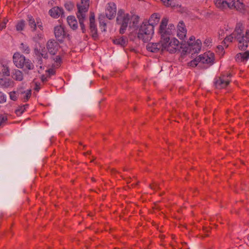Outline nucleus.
<instances>
[{
	"label": "nucleus",
	"mask_w": 249,
	"mask_h": 249,
	"mask_svg": "<svg viewBox=\"0 0 249 249\" xmlns=\"http://www.w3.org/2000/svg\"><path fill=\"white\" fill-rule=\"evenodd\" d=\"M36 54L38 56V57H43L45 59H47L48 57V54L45 51H44L43 49L41 52H40L38 50H35Z\"/></svg>",
	"instance_id": "nucleus-31"
},
{
	"label": "nucleus",
	"mask_w": 249,
	"mask_h": 249,
	"mask_svg": "<svg viewBox=\"0 0 249 249\" xmlns=\"http://www.w3.org/2000/svg\"><path fill=\"white\" fill-rule=\"evenodd\" d=\"M188 44L189 46L192 45V44H191L190 43H188Z\"/></svg>",
	"instance_id": "nucleus-58"
},
{
	"label": "nucleus",
	"mask_w": 249,
	"mask_h": 249,
	"mask_svg": "<svg viewBox=\"0 0 249 249\" xmlns=\"http://www.w3.org/2000/svg\"><path fill=\"white\" fill-rule=\"evenodd\" d=\"M67 19L68 24L72 29L75 30L77 28V22L74 16H69Z\"/></svg>",
	"instance_id": "nucleus-24"
},
{
	"label": "nucleus",
	"mask_w": 249,
	"mask_h": 249,
	"mask_svg": "<svg viewBox=\"0 0 249 249\" xmlns=\"http://www.w3.org/2000/svg\"><path fill=\"white\" fill-rule=\"evenodd\" d=\"M100 27V29H101V30L102 31V32H105L106 31H104V27L103 26L102 27Z\"/></svg>",
	"instance_id": "nucleus-54"
},
{
	"label": "nucleus",
	"mask_w": 249,
	"mask_h": 249,
	"mask_svg": "<svg viewBox=\"0 0 249 249\" xmlns=\"http://www.w3.org/2000/svg\"><path fill=\"white\" fill-rule=\"evenodd\" d=\"M249 57V51L239 53L235 56V60L238 62H244L247 61Z\"/></svg>",
	"instance_id": "nucleus-18"
},
{
	"label": "nucleus",
	"mask_w": 249,
	"mask_h": 249,
	"mask_svg": "<svg viewBox=\"0 0 249 249\" xmlns=\"http://www.w3.org/2000/svg\"><path fill=\"white\" fill-rule=\"evenodd\" d=\"M43 63V62H42V58L40 57H37V64L38 65H42Z\"/></svg>",
	"instance_id": "nucleus-48"
},
{
	"label": "nucleus",
	"mask_w": 249,
	"mask_h": 249,
	"mask_svg": "<svg viewBox=\"0 0 249 249\" xmlns=\"http://www.w3.org/2000/svg\"><path fill=\"white\" fill-rule=\"evenodd\" d=\"M55 62L57 63L56 65L57 66H59V64H60L61 61V57L59 56H56L55 58L53 59Z\"/></svg>",
	"instance_id": "nucleus-44"
},
{
	"label": "nucleus",
	"mask_w": 249,
	"mask_h": 249,
	"mask_svg": "<svg viewBox=\"0 0 249 249\" xmlns=\"http://www.w3.org/2000/svg\"><path fill=\"white\" fill-rule=\"evenodd\" d=\"M19 93L21 94H24L23 98L24 102H26L28 100V99L30 98L31 95V90H27L26 91H20Z\"/></svg>",
	"instance_id": "nucleus-28"
},
{
	"label": "nucleus",
	"mask_w": 249,
	"mask_h": 249,
	"mask_svg": "<svg viewBox=\"0 0 249 249\" xmlns=\"http://www.w3.org/2000/svg\"><path fill=\"white\" fill-rule=\"evenodd\" d=\"M113 41L114 44L120 45L122 47H124L127 42V39L124 37L114 39Z\"/></svg>",
	"instance_id": "nucleus-27"
},
{
	"label": "nucleus",
	"mask_w": 249,
	"mask_h": 249,
	"mask_svg": "<svg viewBox=\"0 0 249 249\" xmlns=\"http://www.w3.org/2000/svg\"><path fill=\"white\" fill-rule=\"evenodd\" d=\"M6 22V21L4 20L3 22H1L0 24V30H2L5 27Z\"/></svg>",
	"instance_id": "nucleus-45"
},
{
	"label": "nucleus",
	"mask_w": 249,
	"mask_h": 249,
	"mask_svg": "<svg viewBox=\"0 0 249 249\" xmlns=\"http://www.w3.org/2000/svg\"><path fill=\"white\" fill-rule=\"evenodd\" d=\"M24 66L28 70H33L34 68L33 64L29 59H26Z\"/></svg>",
	"instance_id": "nucleus-34"
},
{
	"label": "nucleus",
	"mask_w": 249,
	"mask_h": 249,
	"mask_svg": "<svg viewBox=\"0 0 249 249\" xmlns=\"http://www.w3.org/2000/svg\"><path fill=\"white\" fill-rule=\"evenodd\" d=\"M186 246H187V244L186 243H184L183 244V247L185 248Z\"/></svg>",
	"instance_id": "nucleus-55"
},
{
	"label": "nucleus",
	"mask_w": 249,
	"mask_h": 249,
	"mask_svg": "<svg viewBox=\"0 0 249 249\" xmlns=\"http://www.w3.org/2000/svg\"><path fill=\"white\" fill-rule=\"evenodd\" d=\"M168 20L166 18L162 19L160 22L158 33L162 42L170 40V37L175 32V26L172 24H168Z\"/></svg>",
	"instance_id": "nucleus-2"
},
{
	"label": "nucleus",
	"mask_w": 249,
	"mask_h": 249,
	"mask_svg": "<svg viewBox=\"0 0 249 249\" xmlns=\"http://www.w3.org/2000/svg\"><path fill=\"white\" fill-rule=\"evenodd\" d=\"M235 34H236V41L238 43L239 49L246 50L249 43V31L247 30L244 32L242 24L238 23L235 28Z\"/></svg>",
	"instance_id": "nucleus-1"
},
{
	"label": "nucleus",
	"mask_w": 249,
	"mask_h": 249,
	"mask_svg": "<svg viewBox=\"0 0 249 249\" xmlns=\"http://www.w3.org/2000/svg\"><path fill=\"white\" fill-rule=\"evenodd\" d=\"M6 96L3 92L0 91V104H3L6 101Z\"/></svg>",
	"instance_id": "nucleus-38"
},
{
	"label": "nucleus",
	"mask_w": 249,
	"mask_h": 249,
	"mask_svg": "<svg viewBox=\"0 0 249 249\" xmlns=\"http://www.w3.org/2000/svg\"><path fill=\"white\" fill-rule=\"evenodd\" d=\"M187 249H190L189 248H187Z\"/></svg>",
	"instance_id": "nucleus-59"
},
{
	"label": "nucleus",
	"mask_w": 249,
	"mask_h": 249,
	"mask_svg": "<svg viewBox=\"0 0 249 249\" xmlns=\"http://www.w3.org/2000/svg\"><path fill=\"white\" fill-rule=\"evenodd\" d=\"M28 105L26 104L23 106L19 107L15 110V113L18 116L21 115L23 112L26 110V108L28 107Z\"/></svg>",
	"instance_id": "nucleus-29"
},
{
	"label": "nucleus",
	"mask_w": 249,
	"mask_h": 249,
	"mask_svg": "<svg viewBox=\"0 0 249 249\" xmlns=\"http://www.w3.org/2000/svg\"><path fill=\"white\" fill-rule=\"evenodd\" d=\"M131 21L129 22V26L132 27H136L137 26L139 21V17L137 15H130Z\"/></svg>",
	"instance_id": "nucleus-25"
},
{
	"label": "nucleus",
	"mask_w": 249,
	"mask_h": 249,
	"mask_svg": "<svg viewBox=\"0 0 249 249\" xmlns=\"http://www.w3.org/2000/svg\"><path fill=\"white\" fill-rule=\"evenodd\" d=\"M116 14V6L114 3H109L106 7V15L109 19L113 18Z\"/></svg>",
	"instance_id": "nucleus-13"
},
{
	"label": "nucleus",
	"mask_w": 249,
	"mask_h": 249,
	"mask_svg": "<svg viewBox=\"0 0 249 249\" xmlns=\"http://www.w3.org/2000/svg\"><path fill=\"white\" fill-rule=\"evenodd\" d=\"M1 71L3 75L9 76L10 75V69L7 65H2V69Z\"/></svg>",
	"instance_id": "nucleus-33"
},
{
	"label": "nucleus",
	"mask_w": 249,
	"mask_h": 249,
	"mask_svg": "<svg viewBox=\"0 0 249 249\" xmlns=\"http://www.w3.org/2000/svg\"><path fill=\"white\" fill-rule=\"evenodd\" d=\"M13 59L15 66L17 68L20 69L23 68L26 60L25 57L19 53H14L13 56Z\"/></svg>",
	"instance_id": "nucleus-11"
},
{
	"label": "nucleus",
	"mask_w": 249,
	"mask_h": 249,
	"mask_svg": "<svg viewBox=\"0 0 249 249\" xmlns=\"http://www.w3.org/2000/svg\"><path fill=\"white\" fill-rule=\"evenodd\" d=\"M48 71L50 75H54L55 73V71L53 69H49Z\"/></svg>",
	"instance_id": "nucleus-47"
},
{
	"label": "nucleus",
	"mask_w": 249,
	"mask_h": 249,
	"mask_svg": "<svg viewBox=\"0 0 249 249\" xmlns=\"http://www.w3.org/2000/svg\"><path fill=\"white\" fill-rule=\"evenodd\" d=\"M20 49L24 53L28 54L30 52V49H29L28 46L26 44L22 43L20 44Z\"/></svg>",
	"instance_id": "nucleus-30"
},
{
	"label": "nucleus",
	"mask_w": 249,
	"mask_h": 249,
	"mask_svg": "<svg viewBox=\"0 0 249 249\" xmlns=\"http://www.w3.org/2000/svg\"><path fill=\"white\" fill-rule=\"evenodd\" d=\"M89 28L92 37L96 39L97 38V29L95 24V21H89Z\"/></svg>",
	"instance_id": "nucleus-26"
},
{
	"label": "nucleus",
	"mask_w": 249,
	"mask_h": 249,
	"mask_svg": "<svg viewBox=\"0 0 249 249\" xmlns=\"http://www.w3.org/2000/svg\"><path fill=\"white\" fill-rule=\"evenodd\" d=\"M234 40H236V34H235V30L231 34L225 37V39L223 41V44L224 45V46H225L226 47H228L229 44H227V43L232 42Z\"/></svg>",
	"instance_id": "nucleus-21"
},
{
	"label": "nucleus",
	"mask_w": 249,
	"mask_h": 249,
	"mask_svg": "<svg viewBox=\"0 0 249 249\" xmlns=\"http://www.w3.org/2000/svg\"><path fill=\"white\" fill-rule=\"evenodd\" d=\"M65 7L67 10L71 11L74 7V4L71 1H68L65 3Z\"/></svg>",
	"instance_id": "nucleus-37"
},
{
	"label": "nucleus",
	"mask_w": 249,
	"mask_h": 249,
	"mask_svg": "<svg viewBox=\"0 0 249 249\" xmlns=\"http://www.w3.org/2000/svg\"><path fill=\"white\" fill-rule=\"evenodd\" d=\"M7 118L6 116L0 114V125L4 124L7 121Z\"/></svg>",
	"instance_id": "nucleus-41"
},
{
	"label": "nucleus",
	"mask_w": 249,
	"mask_h": 249,
	"mask_svg": "<svg viewBox=\"0 0 249 249\" xmlns=\"http://www.w3.org/2000/svg\"><path fill=\"white\" fill-rule=\"evenodd\" d=\"M12 78L16 80L21 81L23 79V74L21 71L18 69H15L12 72Z\"/></svg>",
	"instance_id": "nucleus-20"
},
{
	"label": "nucleus",
	"mask_w": 249,
	"mask_h": 249,
	"mask_svg": "<svg viewBox=\"0 0 249 249\" xmlns=\"http://www.w3.org/2000/svg\"><path fill=\"white\" fill-rule=\"evenodd\" d=\"M78 19H79V24L81 26L82 32H83V33H84L86 30L85 25L84 24V21L85 18H82V19L78 18Z\"/></svg>",
	"instance_id": "nucleus-42"
},
{
	"label": "nucleus",
	"mask_w": 249,
	"mask_h": 249,
	"mask_svg": "<svg viewBox=\"0 0 249 249\" xmlns=\"http://www.w3.org/2000/svg\"><path fill=\"white\" fill-rule=\"evenodd\" d=\"M43 36L41 33H38L33 37V40L36 42H37L38 40L43 38Z\"/></svg>",
	"instance_id": "nucleus-40"
},
{
	"label": "nucleus",
	"mask_w": 249,
	"mask_h": 249,
	"mask_svg": "<svg viewBox=\"0 0 249 249\" xmlns=\"http://www.w3.org/2000/svg\"><path fill=\"white\" fill-rule=\"evenodd\" d=\"M213 53L208 52L196 57L195 59L190 61L188 65L190 67H194L196 66L199 63H202L209 66L213 63Z\"/></svg>",
	"instance_id": "nucleus-5"
},
{
	"label": "nucleus",
	"mask_w": 249,
	"mask_h": 249,
	"mask_svg": "<svg viewBox=\"0 0 249 249\" xmlns=\"http://www.w3.org/2000/svg\"><path fill=\"white\" fill-rule=\"evenodd\" d=\"M164 47V51H167L170 53H173L179 50L180 45L178 40L175 38L163 42Z\"/></svg>",
	"instance_id": "nucleus-7"
},
{
	"label": "nucleus",
	"mask_w": 249,
	"mask_h": 249,
	"mask_svg": "<svg viewBox=\"0 0 249 249\" xmlns=\"http://www.w3.org/2000/svg\"><path fill=\"white\" fill-rule=\"evenodd\" d=\"M9 96L11 100L16 101L18 99L17 94L16 91H12L9 93Z\"/></svg>",
	"instance_id": "nucleus-39"
},
{
	"label": "nucleus",
	"mask_w": 249,
	"mask_h": 249,
	"mask_svg": "<svg viewBox=\"0 0 249 249\" xmlns=\"http://www.w3.org/2000/svg\"><path fill=\"white\" fill-rule=\"evenodd\" d=\"M160 19V16L157 13L152 14L149 18L148 24L152 25L154 27V25L157 24Z\"/></svg>",
	"instance_id": "nucleus-23"
},
{
	"label": "nucleus",
	"mask_w": 249,
	"mask_h": 249,
	"mask_svg": "<svg viewBox=\"0 0 249 249\" xmlns=\"http://www.w3.org/2000/svg\"><path fill=\"white\" fill-rule=\"evenodd\" d=\"M231 77V74L230 73L227 75H222L219 77L214 82L215 87L219 89L226 88L230 82Z\"/></svg>",
	"instance_id": "nucleus-8"
},
{
	"label": "nucleus",
	"mask_w": 249,
	"mask_h": 249,
	"mask_svg": "<svg viewBox=\"0 0 249 249\" xmlns=\"http://www.w3.org/2000/svg\"><path fill=\"white\" fill-rule=\"evenodd\" d=\"M214 3L217 8L223 10L229 8L242 11L244 8V4L239 0H214Z\"/></svg>",
	"instance_id": "nucleus-3"
},
{
	"label": "nucleus",
	"mask_w": 249,
	"mask_h": 249,
	"mask_svg": "<svg viewBox=\"0 0 249 249\" xmlns=\"http://www.w3.org/2000/svg\"><path fill=\"white\" fill-rule=\"evenodd\" d=\"M54 34L56 39L59 41H62L65 36L64 28L61 25L54 27Z\"/></svg>",
	"instance_id": "nucleus-14"
},
{
	"label": "nucleus",
	"mask_w": 249,
	"mask_h": 249,
	"mask_svg": "<svg viewBox=\"0 0 249 249\" xmlns=\"http://www.w3.org/2000/svg\"><path fill=\"white\" fill-rule=\"evenodd\" d=\"M154 33V27L147 22H143L140 26L138 32V37L143 42L150 41Z\"/></svg>",
	"instance_id": "nucleus-4"
},
{
	"label": "nucleus",
	"mask_w": 249,
	"mask_h": 249,
	"mask_svg": "<svg viewBox=\"0 0 249 249\" xmlns=\"http://www.w3.org/2000/svg\"><path fill=\"white\" fill-rule=\"evenodd\" d=\"M89 0H81L82 4H88L89 5Z\"/></svg>",
	"instance_id": "nucleus-49"
},
{
	"label": "nucleus",
	"mask_w": 249,
	"mask_h": 249,
	"mask_svg": "<svg viewBox=\"0 0 249 249\" xmlns=\"http://www.w3.org/2000/svg\"><path fill=\"white\" fill-rule=\"evenodd\" d=\"M192 47H193L192 49H193V51L195 52V50H194V49L197 48V45L194 46V45H192Z\"/></svg>",
	"instance_id": "nucleus-52"
},
{
	"label": "nucleus",
	"mask_w": 249,
	"mask_h": 249,
	"mask_svg": "<svg viewBox=\"0 0 249 249\" xmlns=\"http://www.w3.org/2000/svg\"><path fill=\"white\" fill-rule=\"evenodd\" d=\"M49 13L51 17L57 18L60 15H63V10L58 7H54L49 11Z\"/></svg>",
	"instance_id": "nucleus-17"
},
{
	"label": "nucleus",
	"mask_w": 249,
	"mask_h": 249,
	"mask_svg": "<svg viewBox=\"0 0 249 249\" xmlns=\"http://www.w3.org/2000/svg\"><path fill=\"white\" fill-rule=\"evenodd\" d=\"M28 21L29 25L32 29V31H35L37 27L40 30H43V27L42 26V22L40 18H36V20H35L32 16H28Z\"/></svg>",
	"instance_id": "nucleus-10"
},
{
	"label": "nucleus",
	"mask_w": 249,
	"mask_h": 249,
	"mask_svg": "<svg viewBox=\"0 0 249 249\" xmlns=\"http://www.w3.org/2000/svg\"><path fill=\"white\" fill-rule=\"evenodd\" d=\"M163 4L166 7L172 8L180 7V5L175 0H160Z\"/></svg>",
	"instance_id": "nucleus-22"
},
{
	"label": "nucleus",
	"mask_w": 249,
	"mask_h": 249,
	"mask_svg": "<svg viewBox=\"0 0 249 249\" xmlns=\"http://www.w3.org/2000/svg\"><path fill=\"white\" fill-rule=\"evenodd\" d=\"M150 187L153 190H156L160 188L159 184L157 183L154 182L150 185Z\"/></svg>",
	"instance_id": "nucleus-43"
},
{
	"label": "nucleus",
	"mask_w": 249,
	"mask_h": 249,
	"mask_svg": "<svg viewBox=\"0 0 249 249\" xmlns=\"http://www.w3.org/2000/svg\"><path fill=\"white\" fill-rule=\"evenodd\" d=\"M163 42L160 41L157 43H149L146 45V49L151 52L154 53H161L164 52V47Z\"/></svg>",
	"instance_id": "nucleus-9"
},
{
	"label": "nucleus",
	"mask_w": 249,
	"mask_h": 249,
	"mask_svg": "<svg viewBox=\"0 0 249 249\" xmlns=\"http://www.w3.org/2000/svg\"><path fill=\"white\" fill-rule=\"evenodd\" d=\"M89 21H95V16L94 13H91L89 18Z\"/></svg>",
	"instance_id": "nucleus-46"
},
{
	"label": "nucleus",
	"mask_w": 249,
	"mask_h": 249,
	"mask_svg": "<svg viewBox=\"0 0 249 249\" xmlns=\"http://www.w3.org/2000/svg\"><path fill=\"white\" fill-rule=\"evenodd\" d=\"M217 49L219 50V51L222 52L223 50V47L221 45L217 46Z\"/></svg>",
	"instance_id": "nucleus-50"
},
{
	"label": "nucleus",
	"mask_w": 249,
	"mask_h": 249,
	"mask_svg": "<svg viewBox=\"0 0 249 249\" xmlns=\"http://www.w3.org/2000/svg\"><path fill=\"white\" fill-rule=\"evenodd\" d=\"M14 85V82L10 79L0 78V86L4 88L13 87Z\"/></svg>",
	"instance_id": "nucleus-19"
},
{
	"label": "nucleus",
	"mask_w": 249,
	"mask_h": 249,
	"mask_svg": "<svg viewBox=\"0 0 249 249\" xmlns=\"http://www.w3.org/2000/svg\"><path fill=\"white\" fill-rule=\"evenodd\" d=\"M130 20V15L125 13L123 10H119L118 12L116 19L117 23L120 25V33H124L128 27V23Z\"/></svg>",
	"instance_id": "nucleus-6"
},
{
	"label": "nucleus",
	"mask_w": 249,
	"mask_h": 249,
	"mask_svg": "<svg viewBox=\"0 0 249 249\" xmlns=\"http://www.w3.org/2000/svg\"><path fill=\"white\" fill-rule=\"evenodd\" d=\"M25 26L24 21H20L16 25V29L17 31H22Z\"/></svg>",
	"instance_id": "nucleus-36"
},
{
	"label": "nucleus",
	"mask_w": 249,
	"mask_h": 249,
	"mask_svg": "<svg viewBox=\"0 0 249 249\" xmlns=\"http://www.w3.org/2000/svg\"><path fill=\"white\" fill-rule=\"evenodd\" d=\"M186 33L185 26L183 21H181L178 23L177 27V36L180 39H183L185 37Z\"/></svg>",
	"instance_id": "nucleus-15"
},
{
	"label": "nucleus",
	"mask_w": 249,
	"mask_h": 249,
	"mask_svg": "<svg viewBox=\"0 0 249 249\" xmlns=\"http://www.w3.org/2000/svg\"><path fill=\"white\" fill-rule=\"evenodd\" d=\"M46 47L48 52L52 55H55L60 48L58 43L53 39L49 40Z\"/></svg>",
	"instance_id": "nucleus-12"
},
{
	"label": "nucleus",
	"mask_w": 249,
	"mask_h": 249,
	"mask_svg": "<svg viewBox=\"0 0 249 249\" xmlns=\"http://www.w3.org/2000/svg\"><path fill=\"white\" fill-rule=\"evenodd\" d=\"M89 153H90V152H89H89H87V153H85V154L86 155V154H89Z\"/></svg>",
	"instance_id": "nucleus-57"
},
{
	"label": "nucleus",
	"mask_w": 249,
	"mask_h": 249,
	"mask_svg": "<svg viewBox=\"0 0 249 249\" xmlns=\"http://www.w3.org/2000/svg\"><path fill=\"white\" fill-rule=\"evenodd\" d=\"M41 80L43 81V82H45L46 81H47V77H45V76L43 75L41 76Z\"/></svg>",
	"instance_id": "nucleus-51"
},
{
	"label": "nucleus",
	"mask_w": 249,
	"mask_h": 249,
	"mask_svg": "<svg viewBox=\"0 0 249 249\" xmlns=\"http://www.w3.org/2000/svg\"><path fill=\"white\" fill-rule=\"evenodd\" d=\"M39 88L36 87V88H35V90H37V91H38V90H39Z\"/></svg>",
	"instance_id": "nucleus-56"
},
{
	"label": "nucleus",
	"mask_w": 249,
	"mask_h": 249,
	"mask_svg": "<svg viewBox=\"0 0 249 249\" xmlns=\"http://www.w3.org/2000/svg\"><path fill=\"white\" fill-rule=\"evenodd\" d=\"M78 12L77 17L78 18H85V14L88 10L89 6L88 4H77Z\"/></svg>",
	"instance_id": "nucleus-16"
},
{
	"label": "nucleus",
	"mask_w": 249,
	"mask_h": 249,
	"mask_svg": "<svg viewBox=\"0 0 249 249\" xmlns=\"http://www.w3.org/2000/svg\"><path fill=\"white\" fill-rule=\"evenodd\" d=\"M195 37H194V36H191V37L190 38V40L191 41H192V40H195Z\"/></svg>",
	"instance_id": "nucleus-53"
},
{
	"label": "nucleus",
	"mask_w": 249,
	"mask_h": 249,
	"mask_svg": "<svg viewBox=\"0 0 249 249\" xmlns=\"http://www.w3.org/2000/svg\"><path fill=\"white\" fill-rule=\"evenodd\" d=\"M105 17L103 15H100L99 16V23H100V27L103 26L104 27V30L106 31V23L105 21Z\"/></svg>",
	"instance_id": "nucleus-32"
},
{
	"label": "nucleus",
	"mask_w": 249,
	"mask_h": 249,
	"mask_svg": "<svg viewBox=\"0 0 249 249\" xmlns=\"http://www.w3.org/2000/svg\"><path fill=\"white\" fill-rule=\"evenodd\" d=\"M197 45V48H194V50H195V53H198L201 49V41L199 39H197L195 43L194 44V46Z\"/></svg>",
	"instance_id": "nucleus-35"
}]
</instances>
